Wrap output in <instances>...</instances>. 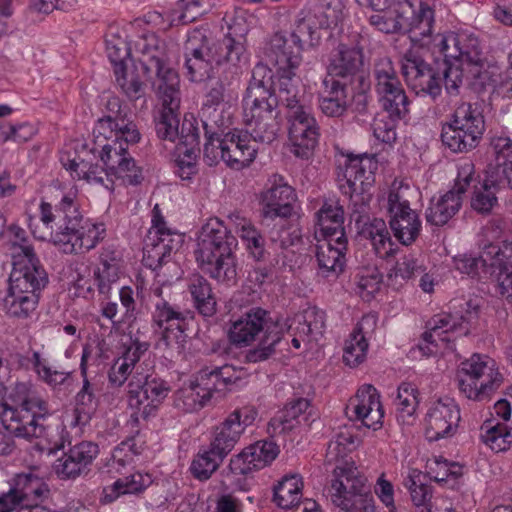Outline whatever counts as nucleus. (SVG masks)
Returning <instances> with one entry per match:
<instances>
[{
	"label": "nucleus",
	"instance_id": "1",
	"mask_svg": "<svg viewBox=\"0 0 512 512\" xmlns=\"http://www.w3.org/2000/svg\"><path fill=\"white\" fill-rule=\"evenodd\" d=\"M11 403L2 404L0 418V455H9L15 448L13 436L31 440L44 439L47 450L54 452L64 448V427L52 424V411L46 400L32 391L26 383H17L8 397Z\"/></svg>",
	"mask_w": 512,
	"mask_h": 512
},
{
	"label": "nucleus",
	"instance_id": "2",
	"mask_svg": "<svg viewBox=\"0 0 512 512\" xmlns=\"http://www.w3.org/2000/svg\"><path fill=\"white\" fill-rule=\"evenodd\" d=\"M42 227L29 223L36 239L51 241L66 254H78L93 249L105 237L104 224L91 223L79 212L74 199L64 196L55 210L50 203L40 204Z\"/></svg>",
	"mask_w": 512,
	"mask_h": 512
},
{
	"label": "nucleus",
	"instance_id": "3",
	"mask_svg": "<svg viewBox=\"0 0 512 512\" xmlns=\"http://www.w3.org/2000/svg\"><path fill=\"white\" fill-rule=\"evenodd\" d=\"M227 36L218 42L209 43L204 37L191 36L185 44V68L192 82L212 78L215 69H222L233 77L240 73V63L246 60V35L249 27L241 16L228 22Z\"/></svg>",
	"mask_w": 512,
	"mask_h": 512
},
{
	"label": "nucleus",
	"instance_id": "4",
	"mask_svg": "<svg viewBox=\"0 0 512 512\" xmlns=\"http://www.w3.org/2000/svg\"><path fill=\"white\" fill-rule=\"evenodd\" d=\"M139 62L149 79L155 76L152 86L162 103L154 116L155 131L160 140L181 142L178 109L180 106L179 77L168 64L165 43L155 36L144 39Z\"/></svg>",
	"mask_w": 512,
	"mask_h": 512
},
{
	"label": "nucleus",
	"instance_id": "5",
	"mask_svg": "<svg viewBox=\"0 0 512 512\" xmlns=\"http://www.w3.org/2000/svg\"><path fill=\"white\" fill-rule=\"evenodd\" d=\"M237 239L219 219H210L201 229L195 250L201 270L218 283L235 285L238 269L234 249Z\"/></svg>",
	"mask_w": 512,
	"mask_h": 512
},
{
	"label": "nucleus",
	"instance_id": "6",
	"mask_svg": "<svg viewBox=\"0 0 512 512\" xmlns=\"http://www.w3.org/2000/svg\"><path fill=\"white\" fill-rule=\"evenodd\" d=\"M285 329L286 323L273 320L268 311L256 307L231 324L228 336L237 347L249 346L257 341L254 348L246 351L244 360L246 363H258L276 353V346L283 339Z\"/></svg>",
	"mask_w": 512,
	"mask_h": 512
},
{
	"label": "nucleus",
	"instance_id": "7",
	"mask_svg": "<svg viewBox=\"0 0 512 512\" xmlns=\"http://www.w3.org/2000/svg\"><path fill=\"white\" fill-rule=\"evenodd\" d=\"M337 181L341 191L349 196L348 210L357 227L369 217L372 199L368 189L375 182L377 160L368 154H342L337 160Z\"/></svg>",
	"mask_w": 512,
	"mask_h": 512
},
{
	"label": "nucleus",
	"instance_id": "8",
	"mask_svg": "<svg viewBox=\"0 0 512 512\" xmlns=\"http://www.w3.org/2000/svg\"><path fill=\"white\" fill-rule=\"evenodd\" d=\"M326 492L331 502L345 512H375L367 479L353 463L336 465Z\"/></svg>",
	"mask_w": 512,
	"mask_h": 512
},
{
	"label": "nucleus",
	"instance_id": "9",
	"mask_svg": "<svg viewBox=\"0 0 512 512\" xmlns=\"http://www.w3.org/2000/svg\"><path fill=\"white\" fill-rule=\"evenodd\" d=\"M243 122L254 141L271 144L280 130L278 101L275 93L254 91L242 100Z\"/></svg>",
	"mask_w": 512,
	"mask_h": 512
},
{
	"label": "nucleus",
	"instance_id": "10",
	"mask_svg": "<svg viewBox=\"0 0 512 512\" xmlns=\"http://www.w3.org/2000/svg\"><path fill=\"white\" fill-rule=\"evenodd\" d=\"M459 390L474 401H484L500 387L503 377L496 362L486 355L473 354L457 371Z\"/></svg>",
	"mask_w": 512,
	"mask_h": 512
},
{
	"label": "nucleus",
	"instance_id": "11",
	"mask_svg": "<svg viewBox=\"0 0 512 512\" xmlns=\"http://www.w3.org/2000/svg\"><path fill=\"white\" fill-rule=\"evenodd\" d=\"M373 84L383 111L396 118H405L408 115L410 102L389 58L383 57L375 62Z\"/></svg>",
	"mask_w": 512,
	"mask_h": 512
},
{
	"label": "nucleus",
	"instance_id": "12",
	"mask_svg": "<svg viewBox=\"0 0 512 512\" xmlns=\"http://www.w3.org/2000/svg\"><path fill=\"white\" fill-rule=\"evenodd\" d=\"M127 387L128 405L136 421L154 417L170 392L167 381L157 375L142 376L138 372L132 376Z\"/></svg>",
	"mask_w": 512,
	"mask_h": 512
},
{
	"label": "nucleus",
	"instance_id": "13",
	"mask_svg": "<svg viewBox=\"0 0 512 512\" xmlns=\"http://www.w3.org/2000/svg\"><path fill=\"white\" fill-rule=\"evenodd\" d=\"M450 303L454 312L437 314L428 321L429 331L423 334V339L427 343L434 344L437 339L449 342V332L467 335L470 325L478 319L480 303L476 299H455Z\"/></svg>",
	"mask_w": 512,
	"mask_h": 512
},
{
	"label": "nucleus",
	"instance_id": "14",
	"mask_svg": "<svg viewBox=\"0 0 512 512\" xmlns=\"http://www.w3.org/2000/svg\"><path fill=\"white\" fill-rule=\"evenodd\" d=\"M93 134L90 152L100 158L115 178H121L130 185L139 184L143 179L142 171L136 166L135 160L129 156L128 145L117 141V138L106 137V134Z\"/></svg>",
	"mask_w": 512,
	"mask_h": 512
},
{
	"label": "nucleus",
	"instance_id": "15",
	"mask_svg": "<svg viewBox=\"0 0 512 512\" xmlns=\"http://www.w3.org/2000/svg\"><path fill=\"white\" fill-rule=\"evenodd\" d=\"M437 54L467 67L482 68L485 62L479 39L466 32H444L437 38Z\"/></svg>",
	"mask_w": 512,
	"mask_h": 512
},
{
	"label": "nucleus",
	"instance_id": "16",
	"mask_svg": "<svg viewBox=\"0 0 512 512\" xmlns=\"http://www.w3.org/2000/svg\"><path fill=\"white\" fill-rule=\"evenodd\" d=\"M108 114L97 121L93 133L106 134V137L117 138L124 145L136 144L141 134L136 123L131 119L127 107H122L121 101L112 97L106 105Z\"/></svg>",
	"mask_w": 512,
	"mask_h": 512
},
{
	"label": "nucleus",
	"instance_id": "17",
	"mask_svg": "<svg viewBox=\"0 0 512 512\" xmlns=\"http://www.w3.org/2000/svg\"><path fill=\"white\" fill-rule=\"evenodd\" d=\"M257 416L258 412L253 406L235 409L215 427L210 444L227 456L234 449L246 428L254 423Z\"/></svg>",
	"mask_w": 512,
	"mask_h": 512
},
{
	"label": "nucleus",
	"instance_id": "18",
	"mask_svg": "<svg viewBox=\"0 0 512 512\" xmlns=\"http://www.w3.org/2000/svg\"><path fill=\"white\" fill-rule=\"evenodd\" d=\"M295 190L288 185L284 177L272 175L260 194L262 216L266 219H286L292 215Z\"/></svg>",
	"mask_w": 512,
	"mask_h": 512
},
{
	"label": "nucleus",
	"instance_id": "19",
	"mask_svg": "<svg viewBox=\"0 0 512 512\" xmlns=\"http://www.w3.org/2000/svg\"><path fill=\"white\" fill-rule=\"evenodd\" d=\"M289 140L291 152L298 158L308 159L312 156L319 139V126L312 114V109L300 113L288 114Z\"/></svg>",
	"mask_w": 512,
	"mask_h": 512
},
{
	"label": "nucleus",
	"instance_id": "20",
	"mask_svg": "<svg viewBox=\"0 0 512 512\" xmlns=\"http://www.w3.org/2000/svg\"><path fill=\"white\" fill-rule=\"evenodd\" d=\"M411 14L404 23L402 33L408 35L410 41L421 48H426L432 54H437L439 49L437 38L443 33L433 34L435 13L426 3L419 2V8L416 9L412 0H410Z\"/></svg>",
	"mask_w": 512,
	"mask_h": 512
},
{
	"label": "nucleus",
	"instance_id": "21",
	"mask_svg": "<svg viewBox=\"0 0 512 512\" xmlns=\"http://www.w3.org/2000/svg\"><path fill=\"white\" fill-rule=\"evenodd\" d=\"M363 58V48L358 43H339L330 56L326 78L340 79L351 85L356 80L362 81Z\"/></svg>",
	"mask_w": 512,
	"mask_h": 512
},
{
	"label": "nucleus",
	"instance_id": "22",
	"mask_svg": "<svg viewBox=\"0 0 512 512\" xmlns=\"http://www.w3.org/2000/svg\"><path fill=\"white\" fill-rule=\"evenodd\" d=\"M200 135L197 120L185 116L181 124V142L175 148L176 173L183 180H189L198 171L197 158L200 152Z\"/></svg>",
	"mask_w": 512,
	"mask_h": 512
},
{
	"label": "nucleus",
	"instance_id": "23",
	"mask_svg": "<svg viewBox=\"0 0 512 512\" xmlns=\"http://www.w3.org/2000/svg\"><path fill=\"white\" fill-rule=\"evenodd\" d=\"M90 350L85 348L80 363V373L83 378L82 387L75 395L73 409V420L71 426L84 427L89 424L99 406L101 387L94 378L87 375V361L90 357Z\"/></svg>",
	"mask_w": 512,
	"mask_h": 512
},
{
	"label": "nucleus",
	"instance_id": "24",
	"mask_svg": "<svg viewBox=\"0 0 512 512\" xmlns=\"http://www.w3.org/2000/svg\"><path fill=\"white\" fill-rule=\"evenodd\" d=\"M402 74L407 85L416 92L426 93L435 98L441 92V78L435 69L412 52L403 56Z\"/></svg>",
	"mask_w": 512,
	"mask_h": 512
},
{
	"label": "nucleus",
	"instance_id": "25",
	"mask_svg": "<svg viewBox=\"0 0 512 512\" xmlns=\"http://www.w3.org/2000/svg\"><path fill=\"white\" fill-rule=\"evenodd\" d=\"M49 282L48 274L37 256L22 258L13 263L9 276V288L40 297Z\"/></svg>",
	"mask_w": 512,
	"mask_h": 512
},
{
	"label": "nucleus",
	"instance_id": "26",
	"mask_svg": "<svg viewBox=\"0 0 512 512\" xmlns=\"http://www.w3.org/2000/svg\"><path fill=\"white\" fill-rule=\"evenodd\" d=\"M460 421V409L451 398L434 402L426 415L425 434L429 441L452 436Z\"/></svg>",
	"mask_w": 512,
	"mask_h": 512
},
{
	"label": "nucleus",
	"instance_id": "27",
	"mask_svg": "<svg viewBox=\"0 0 512 512\" xmlns=\"http://www.w3.org/2000/svg\"><path fill=\"white\" fill-rule=\"evenodd\" d=\"M98 453L99 447L93 442L77 443L55 461V473L61 479H75L89 471V466Z\"/></svg>",
	"mask_w": 512,
	"mask_h": 512
},
{
	"label": "nucleus",
	"instance_id": "28",
	"mask_svg": "<svg viewBox=\"0 0 512 512\" xmlns=\"http://www.w3.org/2000/svg\"><path fill=\"white\" fill-rule=\"evenodd\" d=\"M279 452V447L273 441L260 440L233 456L229 468L234 474L247 475L272 463Z\"/></svg>",
	"mask_w": 512,
	"mask_h": 512
},
{
	"label": "nucleus",
	"instance_id": "29",
	"mask_svg": "<svg viewBox=\"0 0 512 512\" xmlns=\"http://www.w3.org/2000/svg\"><path fill=\"white\" fill-rule=\"evenodd\" d=\"M347 410L352 411V419L361 421L367 428L377 430L382 425L384 411L380 395L370 384H365L358 389L355 397L350 400Z\"/></svg>",
	"mask_w": 512,
	"mask_h": 512
},
{
	"label": "nucleus",
	"instance_id": "30",
	"mask_svg": "<svg viewBox=\"0 0 512 512\" xmlns=\"http://www.w3.org/2000/svg\"><path fill=\"white\" fill-rule=\"evenodd\" d=\"M222 149L224 151V162L234 169H241L248 166L256 157L257 147L247 129L223 133Z\"/></svg>",
	"mask_w": 512,
	"mask_h": 512
},
{
	"label": "nucleus",
	"instance_id": "31",
	"mask_svg": "<svg viewBox=\"0 0 512 512\" xmlns=\"http://www.w3.org/2000/svg\"><path fill=\"white\" fill-rule=\"evenodd\" d=\"M202 126L205 132L203 159L208 166L216 165L219 160L224 161L222 149V135L224 133V119L221 111L209 109L203 111Z\"/></svg>",
	"mask_w": 512,
	"mask_h": 512
},
{
	"label": "nucleus",
	"instance_id": "32",
	"mask_svg": "<svg viewBox=\"0 0 512 512\" xmlns=\"http://www.w3.org/2000/svg\"><path fill=\"white\" fill-rule=\"evenodd\" d=\"M184 242L183 235L171 229L154 236H147L144 247V261L152 269H157L178 251Z\"/></svg>",
	"mask_w": 512,
	"mask_h": 512
},
{
	"label": "nucleus",
	"instance_id": "33",
	"mask_svg": "<svg viewBox=\"0 0 512 512\" xmlns=\"http://www.w3.org/2000/svg\"><path fill=\"white\" fill-rule=\"evenodd\" d=\"M297 69H286L277 71L278 82L276 87L272 88L275 91L278 105L282 104L287 109V115L300 113L301 110L311 109L306 103L305 95L300 89V81L296 77Z\"/></svg>",
	"mask_w": 512,
	"mask_h": 512
},
{
	"label": "nucleus",
	"instance_id": "34",
	"mask_svg": "<svg viewBox=\"0 0 512 512\" xmlns=\"http://www.w3.org/2000/svg\"><path fill=\"white\" fill-rule=\"evenodd\" d=\"M340 79L324 78L319 93V107L328 117H342L350 104L349 87Z\"/></svg>",
	"mask_w": 512,
	"mask_h": 512
},
{
	"label": "nucleus",
	"instance_id": "35",
	"mask_svg": "<svg viewBox=\"0 0 512 512\" xmlns=\"http://www.w3.org/2000/svg\"><path fill=\"white\" fill-rule=\"evenodd\" d=\"M264 53L268 61L278 67L277 71L297 69L302 61L300 46L283 33H275L270 38Z\"/></svg>",
	"mask_w": 512,
	"mask_h": 512
},
{
	"label": "nucleus",
	"instance_id": "36",
	"mask_svg": "<svg viewBox=\"0 0 512 512\" xmlns=\"http://www.w3.org/2000/svg\"><path fill=\"white\" fill-rule=\"evenodd\" d=\"M347 239L325 240L317 245L316 260L318 275L323 278H337L343 272L346 262Z\"/></svg>",
	"mask_w": 512,
	"mask_h": 512
},
{
	"label": "nucleus",
	"instance_id": "37",
	"mask_svg": "<svg viewBox=\"0 0 512 512\" xmlns=\"http://www.w3.org/2000/svg\"><path fill=\"white\" fill-rule=\"evenodd\" d=\"M22 507L39 505L50 496V489L37 470L17 474L12 487Z\"/></svg>",
	"mask_w": 512,
	"mask_h": 512
},
{
	"label": "nucleus",
	"instance_id": "38",
	"mask_svg": "<svg viewBox=\"0 0 512 512\" xmlns=\"http://www.w3.org/2000/svg\"><path fill=\"white\" fill-rule=\"evenodd\" d=\"M123 261L121 252L113 246L102 248L99 265L94 270V278L100 294L109 295L122 272Z\"/></svg>",
	"mask_w": 512,
	"mask_h": 512
},
{
	"label": "nucleus",
	"instance_id": "39",
	"mask_svg": "<svg viewBox=\"0 0 512 512\" xmlns=\"http://www.w3.org/2000/svg\"><path fill=\"white\" fill-rule=\"evenodd\" d=\"M369 17V24L377 31L385 34L402 33L404 23L410 11V0H398L387 8L375 10Z\"/></svg>",
	"mask_w": 512,
	"mask_h": 512
},
{
	"label": "nucleus",
	"instance_id": "40",
	"mask_svg": "<svg viewBox=\"0 0 512 512\" xmlns=\"http://www.w3.org/2000/svg\"><path fill=\"white\" fill-rule=\"evenodd\" d=\"M310 406L307 398L298 397L291 399L285 408L274 416L268 424V430L272 435L286 434L301 424V417L307 421L303 414Z\"/></svg>",
	"mask_w": 512,
	"mask_h": 512
},
{
	"label": "nucleus",
	"instance_id": "41",
	"mask_svg": "<svg viewBox=\"0 0 512 512\" xmlns=\"http://www.w3.org/2000/svg\"><path fill=\"white\" fill-rule=\"evenodd\" d=\"M445 124L467 131L472 139H482L485 132L484 115L477 103H461L454 110L450 121Z\"/></svg>",
	"mask_w": 512,
	"mask_h": 512
},
{
	"label": "nucleus",
	"instance_id": "42",
	"mask_svg": "<svg viewBox=\"0 0 512 512\" xmlns=\"http://www.w3.org/2000/svg\"><path fill=\"white\" fill-rule=\"evenodd\" d=\"M316 225L325 240L347 239L344 229V210L337 203L325 202L316 213Z\"/></svg>",
	"mask_w": 512,
	"mask_h": 512
},
{
	"label": "nucleus",
	"instance_id": "43",
	"mask_svg": "<svg viewBox=\"0 0 512 512\" xmlns=\"http://www.w3.org/2000/svg\"><path fill=\"white\" fill-rule=\"evenodd\" d=\"M375 323L376 319L374 316H364L346 340L343 361L348 366L356 367L365 360L368 350V342L363 329L366 325H375Z\"/></svg>",
	"mask_w": 512,
	"mask_h": 512
},
{
	"label": "nucleus",
	"instance_id": "44",
	"mask_svg": "<svg viewBox=\"0 0 512 512\" xmlns=\"http://www.w3.org/2000/svg\"><path fill=\"white\" fill-rule=\"evenodd\" d=\"M153 480L149 474L134 472L128 476L117 479L112 485L103 489L101 501L111 503L122 495L142 493L152 484Z\"/></svg>",
	"mask_w": 512,
	"mask_h": 512
},
{
	"label": "nucleus",
	"instance_id": "45",
	"mask_svg": "<svg viewBox=\"0 0 512 512\" xmlns=\"http://www.w3.org/2000/svg\"><path fill=\"white\" fill-rule=\"evenodd\" d=\"M462 203L463 197L449 190L438 199L430 201L425 212L426 221L431 225L442 226L459 212Z\"/></svg>",
	"mask_w": 512,
	"mask_h": 512
},
{
	"label": "nucleus",
	"instance_id": "46",
	"mask_svg": "<svg viewBox=\"0 0 512 512\" xmlns=\"http://www.w3.org/2000/svg\"><path fill=\"white\" fill-rule=\"evenodd\" d=\"M188 291L197 311L204 317H212L217 311L216 296L209 281L199 274L188 280Z\"/></svg>",
	"mask_w": 512,
	"mask_h": 512
},
{
	"label": "nucleus",
	"instance_id": "47",
	"mask_svg": "<svg viewBox=\"0 0 512 512\" xmlns=\"http://www.w3.org/2000/svg\"><path fill=\"white\" fill-rule=\"evenodd\" d=\"M357 228L359 235L371 242L375 253L380 257H385L392 251L390 233L383 219L368 217Z\"/></svg>",
	"mask_w": 512,
	"mask_h": 512
},
{
	"label": "nucleus",
	"instance_id": "48",
	"mask_svg": "<svg viewBox=\"0 0 512 512\" xmlns=\"http://www.w3.org/2000/svg\"><path fill=\"white\" fill-rule=\"evenodd\" d=\"M502 182L498 176L487 173L483 182L474 185L471 208L479 214L488 215L498 205L496 193Z\"/></svg>",
	"mask_w": 512,
	"mask_h": 512
},
{
	"label": "nucleus",
	"instance_id": "49",
	"mask_svg": "<svg viewBox=\"0 0 512 512\" xmlns=\"http://www.w3.org/2000/svg\"><path fill=\"white\" fill-rule=\"evenodd\" d=\"M154 294L158 297L155 302L153 322L159 327L187 323L193 319V313L189 310H181L179 306L171 304L162 297V289L156 288Z\"/></svg>",
	"mask_w": 512,
	"mask_h": 512
},
{
	"label": "nucleus",
	"instance_id": "50",
	"mask_svg": "<svg viewBox=\"0 0 512 512\" xmlns=\"http://www.w3.org/2000/svg\"><path fill=\"white\" fill-rule=\"evenodd\" d=\"M302 488V479L298 474L285 475L273 489V501L282 509H291L299 504Z\"/></svg>",
	"mask_w": 512,
	"mask_h": 512
},
{
	"label": "nucleus",
	"instance_id": "51",
	"mask_svg": "<svg viewBox=\"0 0 512 512\" xmlns=\"http://www.w3.org/2000/svg\"><path fill=\"white\" fill-rule=\"evenodd\" d=\"M39 303L38 296L25 294L8 288V293L3 299V309L12 318L27 319L36 310Z\"/></svg>",
	"mask_w": 512,
	"mask_h": 512
},
{
	"label": "nucleus",
	"instance_id": "52",
	"mask_svg": "<svg viewBox=\"0 0 512 512\" xmlns=\"http://www.w3.org/2000/svg\"><path fill=\"white\" fill-rule=\"evenodd\" d=\"M209 401L208 392L200 388L196 379L178 389L174 394V406L186 413L202 409Z\"/></svg>",
	"mask_w": 512,
	"mask_h": 512
},
{
	"label": "nucleus",
	"instance_id": "53",
	"mask_svg": "<svg viewBox=\"0 0 512 512\" xmlns=\"http://www.w3.org/2000/svg\"><path fill=\"white\" fill-rule=\"evenodd\" d=\"M225 458L226 456L223 453H220L210 444L208 449L199 452L195 456L190 471L196 479L200 481L208 480Z\"/></svg>",
	"mask_w": 512,
	"mask_h": 512
},
{
	"label": "nucleus",
	"instance_id": "54",
	"mask_svg": "<svg viewBox=\"0 0 512 512\" xmlns=\"http://www.w3.org/2000/svg\"><path fill=\"white\" fill-rule=\"evenodd\" d=\"M320 29L316 17L307 15L296 21L295 28L290 34L291 41L300 46L301 52L305 47H315L321 40Z\"/></svg>",
	"mask_w": 512,
	"mask_h": 512
},
{
	"label": "nucleus",
	"instance_id": "55",
	"mask_svg": "<svg viewBox=\"0 0 512 512\" xmlns=\"http://www.w3.org/2000/svg\"><path fill=\"white\" fill-rule=\"evenodd\" d=\"M491 162L486 173L499 177V171L512 161V139L506 135H495L490 139Z\"/></svg>",
	"mask_w": 512,
	"mask_h": 512
},
{
	"label": "nucleus",
	"instance_id": "56",
	"mask_svg": "<svg viewBox=\"0 0 512 512\" xmlns=\"http://www.w3.org/2000/svg\"><path fill=\"white\" fill-rule=\"evenodd\" d=\"M325 312L318 307H308L296 316L297 329L300 336L311 337L317 340L322 336L325 328Z\"/></svg>",
	"mask_w": 512,
	"mask_h": 512
},
{
	"label": "nucleus",
	"instance_id": "57",
	"mask_svg": "<svg viewBox=\"0 0 512 512\" xmlns=\"http://www.w3.org/2000/svg\"><path fill=\"white\" fill-rule=\"evenodd\" d=\"M441 141L445 147L454 153H467L476 148L481 139H472V135L467 131L443 124Z\"/></svg>",
	"mask_w": 512,
	"mask_h": 512
},
{
	"label": "nucleus",
	"instance_id": "58",
	"mask_svg": "<svg viewBox=\"0 0 512 512\" xmlns=\"http://www.w3.org/2000/svg\"><path fill=\"white\" fill-rule=\"evenodd\" d=\"M383 275L376 266L359 267L355 275L357 292L366 301H369L380 290Z\"/></svg>",
	"mask_w": 512,
	"mask_h": 512
},
{
	"label": "nucleus",
	"instance_id": "59",
	"mask_svg": "<svg viewBox=\"0 0 512 512\" xmlns=\"http://www.w3.org/2000/svg\"><path fill=\"white\" fill-rule=\"evenodd\" d=\"M30 361L39 379L53 388L63 385L71 376L69 371L52 369L37 351L33 352Z\"/></svg>",
	"mask_w": 512,
	"mask_h": 512
},
{
	"label": "nucleus",
	"instance_id": "60",
	"mask_svg": "<svg viewBox=\"0 0 512 512\" xmlns=\"http://www.w3.org/2000/svg\"><path fill=\"white\" fill-rule=\"evenodd\" d=\"M394 237L403 245L412 244L420 234L421 220L417 212L410 214L406 219L390 223Z\"/></svg>",
	"mask_w": 512,
	"mask_h": 512
},
{
	"label": "nucleus",
	"instance_id": "61",
	"mask_svg": "<svg viewBox=\"0 0 512 512\" xmlns=\"http://www.w3.org/2000/svg\"><path fill=\"white\" fill-rule=\"evenodd\" d=\"M483 429L485 432L481 434V438L492 450L503 451L512 444V426L508 427L500 423L492 425L486 422Z\"/></svg>",
	"mask_w": 512,
	"mask_h": 512
},
{
	"label": "nucleus",
	"instance_id": "62",
	"mask_svg": "<svg viewBox=\"0 0 512 512\" xmlns=\"http://www.w3.org/2000/svg\"><path fill=\"white\" fill-rule=\"evenodd\" d=\"M80 179L85 180L91 185L103 186L107 190L114 189V174L107 168L100 167L98 164H92L82 160V166L79 171Z\"/></svg>",
	"mask_w": 512,
	"mask_h": 512
},
{
	"label": "nucleus",
	"instance_id": "63",
	"mask_svg": "<svg viewBox=\"0 0 512 512\" xmlns=\"http://www.w3.org/2000/svg\"><path fill=\"white\" fill-rule=\"evenodd\" d=\"M424 272L422 264L418 259L412 255H405L400 258L395 266L389 272V279L395 281V284H402L415 276L421 275Z\"/></svg>",
	"mask_w": 512,
	"mask_h": 512
},
{
	"label": "nucleus",
	"instance_id": "64",
	"mask_svg": "<svg viewBox=\"0 0 512 512\" xmlns=\"http://www.w3.org/2000/svg\"><path fill=\"white\" fill-rule=\"evenodd\" d=\"M478 258L482 267L489 266L499 269L502 264L512 258V242H503L502 245L493 243L486 245Z\"/></svg>",
	"mask_w": 512,
	"mask_h": 512
}]
</instances>
